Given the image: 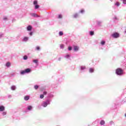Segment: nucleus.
<instances>
[{"instance_id":"1","label":"nucleus","mask_w":126,"mask_h":126,"mask_svg":"<svg viewBox=\"0 0 126 126\" xmlns=\"http://www.w3.org/2000/svg\"><path fill=\"white\" fill-rule=\"evenodd\" d=\"M51 101L52 99L47 98L45 101H43V102L41 103L42 107H43V108H46L47 107L48 105L51 104Z\"/></svg>"},{"instance_id":"2","label":"nucleus","mask_w":126,"mask_h":126,"mask_svg":"<svg viewBox=\"0 0 126 126\" xmlns=\"http://www.w3.org/2000/svg\"><path fill=\"white\" fill-rule=\"evenodd\" d=\"M32 71V69L30 68H27L23 70H22L20 72V74H22V75H23L24 74H28L29 73H31V72Z\"/></svg>"},{"instance_id":"3","label":"nucleus","mask_w":126,"mask_h":126,"mask_svg":"<svg viewBox=\"0 0 126 126\" xmlns=\"http://www.w3.org/2000/svg\"><path fill=\"white\" fill-rule=\"evenodd\" d=\"M116 74L119 75V76H122L124 74V70L122 68H118L116 70Z\"/></svg>"},{"instance_id":"4","label":"nucleus","mask_w":126,"mask_h":126,"mask_svg":"<svg viewBox=\"0 0 126 126\" xmlns=\"http://www.w3.org/2000/svg\"><path fill=\"white\" fill-rule=\"evenodd\" d=\"M111 37L114 38V39H118L120 37V33L119 32H115L111 34Z\"/></svg>"},{"instance_id":"5","label":"nucleus","mask_w":126,"mask_h":126,"mask_svg":"<svg viewBox=\"0 0 126 126\" xmlns=\"http://www.w3.org/2000/svg\"><path fill=\"white\" fill-rule=\"evenodd\" d=\"M72 17L74 19H77V18H79V17H80V15L79 14V13L76 12L72 15Z\"/></svg>"},{"instance_id":"6","label":"nucleus","mask_w":126,"mask_h":126,"mask_svg":"<svg viewBox=\"0 0 126 126\" xmlns=\"http://www.w3.org/2000/svg\"><path fill=\"white\" fill-rule=\"evenodd\" d=\"M33 5H34L35 9H38V8L40 7V5L38 4V1L37 0L33 1Z\"/></svg>"},{"instance_id":"7","label":"nucleus","mask_w":126,"mask_h":126,"mask_svg":"<svg viewBox=\"0 0 126 126\" xmlns=\"http://www.w3.org/2000/svg\"><path fill=\"white\" fill-rule=\"evenodd\" d=\"M86 69V66L81 65L80 66V70L81 72H84Z\"/></svg>"},{"instance_id":"8","label":"nucleus","mask_w":126,"mask_h":126,"mask_svg":"<svg viewBox=\"0 0 126 126\" xmlns=\"http://www.w3.org/2000/svg\"><path fill=\"white\" fill-rule=\"evenodd\" d=\"M96 25L98 27H102V23H103V21L97 20L96 21Z\"/></svg>"},{"instance_id":"9","label":"nucleus","mask_w":126,"mask_h":126,"mask_svg":"<svg viewBox=\"0 0 126 126\" xmlns=\"http://www.w3.org/2000/svg\"><path fill=\"white\" fill-rule=\"evenodd\" d=\"M55 95L53 94V93H50L48 94V96L47 97V99H51V98H54Z\"/></svg>"},{"instance_id":"10","label":"nucleus","mask_w":126,"mask_h":126,"mask_svg":"<svg viewBox=\"0 0 126 126\" xmlns=\"http://www.w3.org/2000/svg\"><path fill=\"white\" fill-rule=\"evenodd\" d=\"M32 17H40V16L36 14V13H31L30 14Z\"/></svg>"},{"instance_id":"11","label":"nucleus","mask_w":126,"mask_h":126,"mask_svg":"<svg viewBox=\"0 0 126 126\" xmlns=\"http://www.w3.org/2000/svg\"><path fill=\"white\" fill-rule=\"evenodd\" d=\"M73 51L74 52H78V51H79V47H78L77 46H74Z\"/></svg>"},{"instance_id":"12","label":"nucleus","mask_w":126,"mask_h":126,"mask_svg":"<svg viewBox=\"0 0 126 126\" xmlns=\"http://www.w3.org/2000/svg\"><path fill=\"white\" fill-rule=\"evenodd\" d=\"M5 110V107L3 105H0V112H3Z\"/></svg>"},{"instance_id":"13","label":"nucleus","mask_w":126,"mask_h":126,"mask_svg":"<svg viewBox=\"0 0 126 126\" xmlns=\"http://www.w3.org/2000/svg\"><path fill=\"white\" fill-rule=\"evenodd\" d=\"M29 40V37L27 36L24 37L22 41L23 42H27Z\"/></svg>"},{"instance_id":"14","label":"nucleus","mask_w":126,"mask_h":126,"mask_svg":"<svg viewBox=\"0 0 126 126\" xmlns=\"http://www.w3.org/2000/svg\"><path fill=\"white\" fill-rule=\"evenodd\" d=\"M27 30L28 31H32V26L31 25H29L27 28Z\"/></svg>"},{"instance_id":"15","label":"nucleus","mask_w":126,"mask_h":126,"mask_svg":"<svg viewBox=\"0 0 126 126\" xmlns=\"http://www.w3.org/2000/svg\"><path fill=\"white\" fill-rule=\"evenodd\" d=\"M114 5L115 6H117V7H119V6H120V5H121V3H120V2L119 1H116L115 3H114Z\"/></svg>"},{"instance_id":"16","label":"nucleus","mask_w":126,"mask_h":126,"mask_svg":"<svg viewBox=\"0 0 126 126\" xmlns=\"http://www.w3.org/2000/svg\"><path fill=\"white\" fill-rule=\"evenodd\" d=\"M85 10H84V9H82L80 11H79L78 13H79V14L80 13H81V14H83L85 13Z\"/></svg>"},{"instance_id":"17","label":"nucleus","mask_w":126,"mask_h":126,"mask_svg":"<svg viewBox=\"0 0 126 126\" xmlns=\"http://www.w3.org/2000/svg\"><path fill=\"white\" fill-rule=\"evenodd\" d=\"M2 116H3V117H4V118H5V116H6L7 114V111H2Z\"/></svg>"},{"instance_id":"18","label":"nucleus","mask_w":126,"mask_h":126,"mask_svg":"<svg viewBox=\"0 0 126 126\" xmlns=\"http://www.w3.org/2000/svg\"><path fill=\"white\" fill-rule=\"evenodd\" d=\"M29 99H30V96H29V95H26L24 97V100L25 101H28V100H29Z\"/></svg>"},{"instance_id":"19","label":"nucleus","mask_w":126,"mask_h":126,"mask_svg":"<svg viewBox=\"0 0 126 126\" xmlns=\"http://www.w3.org/2000/svg\"><path fill=\"white\" fill-rule=\"evenodd\" d=\"M64 58H65V59H67V60H68L70 58V55L66 54L64 56Z\"/></svg>"},{"instance_id":"20","label":"nucleus","mask_w":126,"mask_h":126,"mask_svg":"<svg viewBox=\"0 0 126 126\" xmlns=\"http://www.w3.org/2000/svg\"><path fill=\"white\" fill-rule=\"evenodd\" d=\"M32 108H33V107H32V106L29 105V106H28L27 110H28V111H31V110H32Z\"/></svg>"},{"instance_id":"21","label":"nucleus","mask_w":126,"mask_h":126,"mask_svg":"<svg viewBox=\"0 0 126 126\" xmlns=\"http://www.w3.org/2000/svg\"><path fill=\"white\" fill-rule=\"evenodd\" d=\"M105 44H106V41L104 40H101L100 42V44L101 46H104Z\"/></svg>"},{"instance_id":"22","label":"nucleus","mask_w":126,"mask_h":126,"mask_svg":"<svg viewBox=\"0 0 126 126\" xmlns=\"http://www.w3.org/2000/svg\"><path fill=\"white\" fill-rule=\"evenodd\" d=\"M94 31H91L89 32V35L90 36H93L94 35Z\"/></svg>"},{"instance_id":"23","label":"nucleus","mask_w":126,"mask_h":126,"mask_svg":"<svg viewBox=\"0 0 126 126\" xmlns=\"http://www.w3.org/2000/svg\"><path fill=\"white\" fill-rule=\"evenodd\" d=\"M89 72H90V73H93V72H94V68H89Z\"/></svg>"},{"instance_id":"24","label":"nucleus","mask_w":126,"mask_h":126,"mask_svg":"<svg viewBox=\"0 0 126 126\" xmlns=\"http://www.w3.org/2000/svg\"><path fill=\"white\" fill-rule=\"evenodd\" d=\"M105 124V121L104 120H101L100 122V126H104Z\"/></svg>"},{"instance_id":"25","label":"nucleus","mask_w":126,"mask_h":126,"mask_svg":"<svg viewBox=\"0 0 126 126\" xmlns=\"http://www.w3.org/2000/svg\"><path fill=\"white\" fill-rule=\"evenodd\" d=\"M23 60H24V61H27V60H28V56H27V55L24 56Z\"/></svg>"},{"instance_id":"26","label":"nucleus","mask_w":126,"mask_h":126,"mask_svg":"<svg viewBox=\"0 0 126 126\" xmlns=\"http://www.w3.org/2000/svg\"><path fill=\"white\" fill-rule=\"evenodd\" d=\"M63 35V31H60L59 32V36H61Z\"/></svg>"},{"instance_id":"27","label":"nucleus","mask_w":126,"mask_h":126,"mask_svg":"<svg viewBox=\"0 0 126 126\" xmlns=\"http://www.w3.org/2000/svg\"><path fill=\"white\" fill-rule=\"evenodd\" d=\"M33 63H34L36 64V65H38V60L35 59L33 60Z\"/></svg>"},{"instance_id":"28","label":"nucleus","mask_w":126,"mask_h":126,"mask_svg":"<svg viewBox=\"0 0 126 126\" xmlns=\"http://www.w3.org/2000/svg\"><path fill=\"white\" fill-rule=\"evenodd\" d=\"M5 65L6 67H9L10 66V63L9 62L6 63Z\"/></svg>"},{"instance_id":"29","label":"nucleus","mask_w":126,"mask_h":126,"mask_svg":"<svg viewBox=\"0 0 126 126\" xmlns=\"http://www.w3.org/2000/svg\"><path fill=\"white\" fill-rule=\"evenodd\" d=\"M11 89L13 91H14L16 89V87L15 86H12L11 87Z\"/></svg>"},{"instance_id":"30","label":"nucleus","mask_w":126,"mask_h":126,"mask_svg":"<svg viewBox=\"0 0 126 126\" xmlns=\"http://www.w3.org/2000/svg\"><path fill=\"white\" fill-rule=\"evenodd\" d=\"M57 18H58V19H62V18H63V15L62 14L58 15Z\"/></svg>"},{"instance_id":"31","label":"nucleus","mask_w":126,"mask_h":126,"mask_svg":"<svg viewBox=\"0 0 126 126\" xmlns=\"http://www.w3.org/2000/svg\"><path fill=\"white\" fill-rule=\"evenodd\" d=\"M34 88L35 90H38V89H39V86H38L37 85H35L34 86Z\"/></svg>"},{"instance_id":"32","label":"nucleus","mask_w":126,"mask_h":126,"mask_svg":"<svg viewBox=\"0 0 126 126\" xmlns=\"http://www.w3.org/2000/svg\"><path fill=\"white\" fill-rule=\"evenodd\" d=\"M113 20H114V21H117V20H118V17H117V16H115L113 18Z\"/></svg>"},{"instance_id":"33","label":"nucleus","mask_w":126,"mask_h":126,"mask_svg":"<svg viewBox=\"0 0 126 126\" xmlns=\"http://www.w3.org/2000/svg\"><path fill=\"white\" fill-rule=\"evenodd\" d=\"M4 34H3V33L2 32H0V38H2V37H3Z\"/></svg>"},{"instance_id":"34","label":"nucleus","mask_w":126,"mask_h":126,"mask_svg":"<svg viewBox=\"0 0 126 126\" xmlns=\"http://www.w3.org/2000/svg\"><path fill=\"white\" fill-rule=\"evenodd\" d=\"M40 46H36V48H35V50L36 51H40Z\"/></svg>"},{"instance_id":"35","label":"nucleus","mask_w":126,"mask_h":126,"mask_svg":"<svg viewBox=\"0 0 126 126\" xmlns=\"http://www.w3.org/2000/svg\"><path fill=\"white\" fill-rule=\"evenodd\" d=\"M44 94H40V95L39 98H40V99H43V98H44Z\"/></svg>"},{"instance_id":"36","label":"nucleus","mask_w":126,"mask_h":126,"mask_svg":"<svg viewBox=\"0 0 126 126\" xmlns=\"http://www.w3.org/2000/svg\"><path fill=\"white\" fill-rule=\"evenodd\" d=\"M3 20H4V21H6L8 20V19H7V17H4L3 18Z\"/></svg>"},{"instance_id":"37","label":"nucleus","mask_w":126,"mask_h":126,"mask_svg":"<svg viewBox=\"0 0 126 126\" xmlns=\"http://www.w3.org/2000/svg\"><path fill=\"white\" fill-rule=\"evenodd\" d=\"M60 48H61V49H64V45H63V44H61V45H60Z\"/></svg>"},{"instance_id":"38","label":"nucleus","mask_w":126,"mask_h":126,"mask_svg":"<svg viewBox=\"0 0 126 126\" xmlns=\"http://www.w3.org/2000/svg\"><path fill=\"white\" fill-rule=\"evenodd\" d=\"M72 50V47H71V46L68 47V50L71 51Z\"/></svg>"},{"instance_id":"39","label":"nucleus","mask_w":126,"mask_h":126,"mask_svg":"<svg viewBox=\"0 0 126 126\" xmlns=\"http://www.w3.org/2000/svg\"><path fill=\"white\" fill-rule=\"evenodd\" d=\"M47 93H47L46 91H44V92H43L42 94H43L44 96H45V95H47Z\"/></svg>"},{"instance_id":"40","label":"nucleus","mask_w":126,"mask_h":126,"mask_svg":"<svg viewBox=\"0 0 126 126\" xmlns=\"http://www.w3.org/2000/svg\"><path fill=\"white\" fill-rule=\"evenodd\" d=\"M123 1L124 4H126V0H121Z\"/></svg>"},{"instance_id":"41","label":"nucleus","mask_w":126,"mask_h":126,"mask_svg":"<svg viewBox=\"0 0 126 126\" xmlns=\"http://www.w3.org/2000/svg\"><path fill=\"white\" fill-rule=\"evenodd\" d=\"M30 36H32L33 35V32H29Z\"/></svg>"},{"instance_id":"42","label":"nucleus","mask_w":126,"mask_h":126,"mask_svg":"<svg viewBox=\"0 0 126 126\" xmlns=\"http://www.w3.org/2000/svg\"><path fill=\"white\" fill-rule=\"evenodd\" d=\"M61 60H62V58L60 57L59 58H58V61L59 62H61Z\"/></svg>"},{"instance_id":"43","label":"nucleus","mask_w":126,"mask_h":126,"mask_svg":"<svg viewBox=\"0 0 126 126\" xmlns=\"http://www.w3.org/2000/svg\"><path fill=\"white\" fill-rule=\"evenodd\" d=\"M110 125H113V124H114V122L113 121H110Z\"/></svg>"},{"instance_id":"44","label":"nucleus","mask_w":126,"mask_h":126,"mask_svg":"<svg viewBox=\"0 0 126 126\" xmlns=\"http://www.w3.org/2000/svg\"><path fill=\"white\" fill-rule=\"evenodd\" d=\"M8 98H11V95H8Z\"/></svg>"},{"instance_id":"45","label":"nucleus","mask_w":126,"mask_h":126,"mask_svg":"<svg viewBox=\"0 0 126 126\" xmlns=\"http://www.w3.org/2000/svg\"><path fill=\"white\" fill-rule=\"evenodd\" d=\"M125 117L126 118V113L125 114Z\"/></svg>"},{"instance_id":"46","label":"nucleus","mask_w":126,"mask_h":126,"mask_svg":"<svg viewBox=\"0 0 126 126\" xmlns=\"http://www.w3.org/2000/svg\"><path fill=\"white\" fill-rule=\"evenodd\" d=\"M125 33H126V31H125Z\"/></svg>"}]
</instances>
